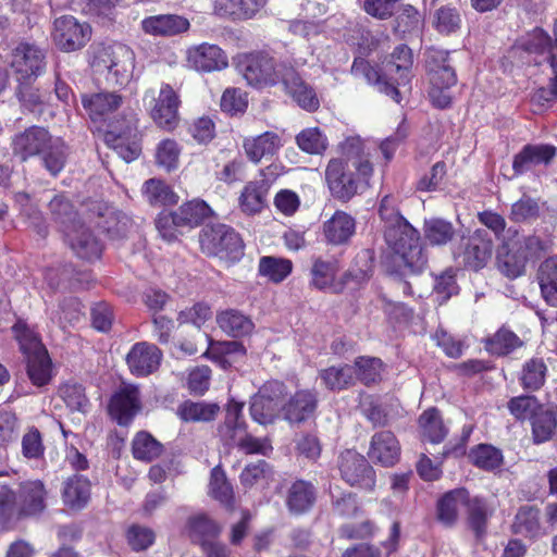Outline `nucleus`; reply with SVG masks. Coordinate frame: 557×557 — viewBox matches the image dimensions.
<instances>
[{"label":"nucleus","mask_w":557,"mask_h":557,"mask_svg":"<svg viewBox=\"0 0 557 557\" xmlns=\"http://www.w3.org/2000/svg\"><path fill=\"white\" fill-rule=\"evenodd\" d=\"M343 158L331 159L325 180L331 194L343 201L351 199L373 174L370 150L360 136H349L341 144Z\"/></svg>","instance_id":"obj_1"},{"label":"nucleus","mask_w":557,"mask_h":557,"mask_svg":"<svg viewBox=\"0 0 557 557\" xmlns=\"http://www.w3.org/2000/svg\"><path fill=\"white\" fill-rule=\"evenodd\" d=\"M379 212L384 222L385 242L394 252V262L404 267V274L421 273L428 258L419 232L399 213L391 196L381 200Z\"/></svg>","instance_id":"obj_2"},{"label":"nucleus","mask_w":557,"mask_h":557,"mask_svg":"<svg viewBox=\"0 0 557 557\" xmlns=\"http://www.w3.org/2000/svg\"><path fill=\"white\" fill-rule=\"evenodd\" d=\"M235 66L247 84L255 88L283 83L287 70L290 69L287 63L276 61L261 51L239 53L235 58Z\"/></svg>","instance_id":"obj_3"},{"label":"nucleus","mask_w":557,"mask_h":557,"mask_svg":"<svg viewBox=\"0 0 557 557\" xmlns=\"http://www.w3.org/2000/svg\"><path fill=\"white\" fill-rule=\"evenodd\" d=\"M90 65L97 73L107 71L106 79L117 86L127 84L134 70L133 51L120 44L91 48Z\"/></svg>","instance_id":"obj_4"},{"label":"nucleus","mask_w":557,"mask_h":557,"mask_svg":"<svg viewBox=\"0 0 557 557\" xmlns=\"http://www.w3.org/2000/svg\"><path fill=\"white\" fill-rule=\"evenodd\" d=\"M12 330L25 357L30 382L38 387L48 384L51 380V360L39 337L22 322Z\"/></svg>","instance_id":"obj_5"},{"label":"nucleus","mask_w":557,"mask_h":557,"mask_svg":"<svg viewBox=\"0 0 557 557\" xmlns=\"http://www.w3.org/2000/svg\"><path fill=\"white\" fill-rule=\"evenodd\" d=\"M200 246L205 253L226 262L238 261L244 255V244L239 234L225 224L207 225L200 235Z\"/></svg>","instance_id":"obj_6"},{"label":"nucleus","mask_w":557,"mask_h":557,"mask_svg":"<svg viewBox=\"0 0 557 557\" xmlns=\"http://www.w3.org/2000/svg\"><path fill=\"white\" fill-rule=\"evenodd\" d=\"M143 100L159 127L173 131L178 125L181 99L170 84L162 83L158 92L154 89L147 90Z\"/></svg>","instance_id":"obj_7"},{"label":"nucleus","mask_w":557,"mask_h":557,"mask_svg":"<svg viewBox=\"0 0 557 557\" xmlns=\"http://www.w3.org/2000/svg\"><path fill=\"white\" fill-rule=\"evenodd\" d=\"M14 495L7 490L0 493V515L10 516L12 512L11 503ZM46 490L41 481H27L20 485L15 497L22 515H36L45 508Z\"/></svg>","instance_id":"obj_8"},{"label":"nucleus","mask_w":557,"mask_h":557,"mask_svg":"<svg viewBox=\"0 0 557 557\" xmlns=\"http://www.w3.org/2000/svg\"><path fill=\"white\" fill-rule=\"evenodd\" d=\"M45 53L29 44H20L7 57L11 69L20 83H29L45 72Z\"/></svg>","instance_id":"obj_9"},{"label":"nucleus","mask_w":557,"mask_h":557,"mask_svg":"<svg viewBox=\"0 0 557 557\" xmlns=\"http://www.w3.org/2000/svg\"><path fill=\"white\" fill-rule=\"evenodd\" d=\"M338 468L342 478L351 486L372 490L375 485V473L368 460L359 453L347 449L339 456Z\"/></svg>","instance_id":"obj_10"},{"label":"nucleus","mask_w":557,"mask_h":557,"mask_svg":"<svg viewBox=\"0 0 557 557\" xmlns=\"http://www.w3.org/2000/svg\"><path fill=\"white\" fill-rule=\"evenodd\" d=\"M278 168L277 164H271L261 171V175L264 180L250 181L245 184L238 197V206L244 214L256 215L267 206L269 193L267 178L271 175H276Z\"/></svg>","instance_id":"obj_11"},{"label":"nucleus","mask_w":557,"mask_h":557,"mask_svg":"<svg viewBox=\"0 0 557 557\" xmlns=\"http://www.w3.org/2000/svg\"><path fill=\"white\" fill-rule=\"evenodd\" d=\"M493 242L484 230H476L463 239L462 251L458 257L465 267L478 271L484 268L492 256Z\"/></svg>","instance_id":"obj_12"},{"label":"nucleus","mask_w":557,"mask_h":557,"mask_svg":"<svg viewBox=\"0 0 557 557\" xmlns=\"http://www.w3.org/2000/svg\"><path fill=\"white\" fill-rule=\"evenodd\" d=\"M64 236L78 258L96 260L101 256L100 242L82 221L66 225Z\"/></svg>","instance_id":"obj_13"},{"label":"nucleus","mask_w":557,"mask_h":557,"mask_svg":"<svg viewBox=\"0 0 557 557\" xmlns=\"http://www.w3.org/2000/svg\"><path fill=\"white\" fill-rule=\"evenodd\" d=\"M141 408L138 387L126 384L111 397L109 412L120 425L128 424Z\"/></svg>","instance_id":"obj_14"},{"label":"nucleus","mask_w":557,"mask_h":557,"mask_svg":"<svg viewBox=\"0 0 557 557\" xmlns=\"http://www.w3.org/2000/svg\"><path fill=\"white\" fill-rule=\"evenodd\" d=\"M161 357V350L156 345L140 342L131 348L126 362L133 374L146 376L158 369Z\"/></svg>","instance_id":"obj_15"},{"label":"nucleus","mask_w":557,"mask_h":557,"mask_svg":"<svg viewBox=\"0 0 557 557\" xmlns=\"http://www.w3.org/2000/svg\"><path fill=\"white\" fill-rule=\"evenodd\" d=\"M369 458L383 467H393L400 457V444L391 431H380L372 435L368 451Z\"/></svg>","instance_id":"obj_16"},{"label":"nucleus","mask_w":557,"mask_h":557,"mask_svg":"<svg viewBox=\"0 0 557 557\" xmlns=\"http://www.w3.org/2000/svg\"><path fill=\"white\" fill-rule=\"evenodd\" d=\"M318 407L317 393L301 389L296 392L282 407L283 419L288 423H302L314 416Z\"/></svg>","instance_id":"obj_17"},{"label":"nucleus","mask_w":557,"mask_h":557,"mask_svg":"<svg viewBox=\"0 0 557 557\" xmlns=\"http://www.w3.org/2000/svg\"><path fill=\"white\" fill-rule=\"evenodd\" d=\"M283 146L282 136L271 131L246 137L243 141L247 158L255 164H258L262 159L274 157Z\"/></svg>","instance_id":"obj_18"},{"label":"nucleus","mask_w":557,"mask_h":557,"mask_svg":"<svg viewBox=\"0 0 557 557\" xmlns=\"http://www.w3.org/2000/svg\"><path fill=\"white\" fill-rule=\"evenodd\" d=\"M187 61L197 71H220L227 66V57L216 45L201 44L187 51Z\"/></svg>","instance_id":"obj_19"},{"label":"nucleus","mask_w":557,"mask_h":557,"mask_svg":"<svg viewBox=\"0 0 557 557\" xmlns=\"http://www.w3.org/2000/svg\"><path fill=\"white\" fill-rule=\"evenodd\" d=\"M53 139L46 128L33 126L15 137L13 151L25 161L29 157L40 156Z\"/></svg>","instance_id":"obj_20"},{"label":"nucleus","mask_w":557,"mask_h":557,"mask_svg":"<svg viewBox=\"0 0 557 557\" xmlns=\"http://www.w3.org/2000/svg\"><path fill=\"white\" fill-rule=\"evenodd\" d=\"M351 72L357 77H363L369 84L377 87L379 91L389 96L397 103L400 102V91L394 79L389 75H385L384 67L382 72L373 67L364 59H355Z\"/></svg>","instance_id":"obj_21"},{"label":"nucleus","mask_w":557,"mask_h":557,"mask_svg":"<svg viewBox=\"0 0 557 557\" xmlns=\"http://www.w3.org/2000/svg\"><path fill=\"white\" fill-rule=\"evenodd\" d=\"M556 153L557 149L550 145H527L515 156L512 169L519 175L534 166L547 165Z\"/></svg>","instance_id":"obj_22"},{"label":"nucleus","mask_w":557,"mask_h":557,"mask_svg":"<svg viewBox=\"0 0 557 557\" xmlns=\"http://www.w3.org/2000/svg\"><path fill=\"white\" fill-rule=\"evenodd\" d=\"M136 132L135 124L128 123L123 131L107 132L104 141L121 159L125 162H132L137 159L140 153V147L135 140Z\"/></svg>","instance_id":"obj_23"},{"label":"nucleus","mask_w":557,"mask_h":557,"mask_svg":"<svg viewBox=\"0 0 557 557\" xmlns=\"http://www.w3.org/2000/svg\"><path fill=\"white\" fill-rule=\"evenodd\" d=\"M412 52L411 49L405 45L395 48L388 60L384 64L385 75H389L399 87H409L411 82V67H412Z\"/></svg>","instance_id":"obj_24"},{"label":"nucleus","mask_w":557,"mask_h":557,"mask_svg":"<svg viewBox=\"0 0 557 557\" xmlns=\"http://www.w3.org/2000/svg\"><path fill=\"white\" fill-rule=\"evenodd\" d=\"M425 71L429 82L457 83V75L449 62V51L434 47L425 50Z\"/></svg>","instance_id":"obj_25"},{"label":"nucleus","mask_w":557,"mask_h":557,"mask_svg":"<svg viewBox=\"0 0 557 557\" xmlns=\"http://www.w3.org/2000/svg\"><path fill=\"white\" fill-rule=\"evenodd\" d=\"M323 233L330 244H346L356 233V220L349 213L337 210L324 222Z\"/></svg>","instance_id":"obj_26"},{"label":"nucleus","mask_w":557,"mask_h":557,"mask_svg":"<svg viewBox=\"0 0 557 557\" xmlns=\"http://www.w3.org/2000/svg\"><path fill=\"white\" fill-rule=\"evenodd\" d=\"M143 29L150 35H180L189 30V21L177 14H161L146 17Z\"/></svg>","instance_id":"obj_27"},{"label":"nucleus","mask_w":557,"mask_h":557,"mask_svg":"<svg viewBox=\"0 0 557 557\" xmlns=\"http://www.w3.org/2000/svg\"><path fill=\"white\" fill-rule=\"evenodd\" d=\"M282 84L302 109L314 111L319 108L314 90L301 79L293 66L287 70Z\"/></svg>","instance_id":"obj_28"},{"label":"nucleus","mask_w":557,"mask_h":557,"mask_svg":"<svg viewBox=\"0 0 557 557\" xmlns=\"http://www.w3.org/2000/svg\"><path fill=\"white\" fill-rule=\"evenodd\" d=\"M62 498L72 509H82L90 498V482L81 474H74L64 481Z\"/></svg>","instance_id":"obj_29"},{"label":"nucleus","mask_w":557,"mask_h":557,"mask_svg":"<svg viewBox=\"0 0 557 557\" xmlns=\"http://www.w3.org/2000/svg\"><path fill=\"white\" fill-rule=\"evenodd\" d=\"M280 401L267 393V388L260 391L251 398L250 416L253 421L261 425L271 424L275 421L280 411Z\"/></svg>","instance_id":"obj_30"},{"label":"nucleus","mask_w":557,"mask_h":557,"mask_svg":"<svg viewBox=\"0 0 557 557\" xmlns=\"http://www.w3.org/2000/svg\"><path fill=\"white\" fill-rule=\"evenodd\" d=\"M122 102V98L114 92H99L83 96L82 103L92 121H98L114 112Z\"/></svg>","instance_id":"obj_31"},{"label":"nucleus","mask_w":557,"mask_h":557,"mask_svg":"<svg viewBox=\"0 0 557 557\" xmlns=\"http://www.w3.org/2000/svg\"><path fill=\"white\" fill-rule=\"evenodd\" d=\"M315 502L314 486L304 480L292 484L286 497V505L292 513L300 515L309 510Z\"/></svg>","instance_id":"obj_32"},{"label":"nucleus","mask_w":557,"mask_h":557,"mask_svg":"<svg viewBox=\"0 0 557 557\" xmlns=\"http://www.w3.org/2000/svg\"><path fill=\"white\" fill-rule=\"evenodd\" d=\"M468 503V492L463 488L446 493L437 504V517L444 524H453L459 511Z\"/></svg>","instance_id":"obj_33"},{"label":"nucleus","mask_w":557,"mask_h":557,"mask_svg":"<svg viewBox=\"0 0 557 557\" xmlns=\"http://www.w3.org/2000/svg\"><path fill=\"white\" fill-rule=\"evenodd\" d=\"M216 322L223 332L233 337L248 335L253 329L250 318L236 309L220 312L216 315Z\"/></svg>","instance_id":"obj_34"},{"label":"nucleus","mask_w":557,"mask_h":557,"mask_svg":"<svg viewBox=\"0 0 557 557\" xmlns=\"http://www.w3.org/2000/svg\"><path fill=\"white\" fill-rule=\"evenodd\" d=\"M539 283L545 301L557 307V255L547 258L539 270Z\"/></svg>","instance_id":"obj_35"},{"label":"nucleus","mask_w":557,"mask_h":557,"mask_svg":"<svg viewBox=\"0 0 557 557\" xmlns=\"http://www.w3.org/2000/svg\"><path fill=\"white\" fill-rule=\"evenodd\" d=\"M222 525L206 515L190 517L187 521L189 537L200 546L202 541L218 539L222 532Z\"/></svg>","instance_id":"obj_36"},{"label":"nucleus","mask_w":557,"mask_h":557,"mask_svg":"<svg viewBox=\"0 0 557 557\" xmlns=\"http://www.w3.org/2000/svg\"><path fill=\"white\" fill-rule=\"evenodd\" d=\"M178 226L193 228L198 226L211 214V208L203 200H191L183 203L174 211Z\"/></svg>","instance_id":"obj_37"},{"label":"nucleus","mask_w":557,"mask_h":557,"mask_svg":"<svg viewBox=\"0 0 557 557\" xmlns=\"http://www.w3.org/2000/svg\"><path fill=\"white\" fill-rule=\"evenodd\" d=\"M521 251L515 246L513 243L504 247L497 256V268L506 276L516 278L521 276L525 271V257L520 253Z\"/></svg>","instance_id":"obj_38"},{"label":"nucleus","mask_w":557,"mask_h":557,"mask_svg":"<svg viewBox=\"0 0 557 557\" xmlns=\"http://www.w3.org/2000/svg\"><path fill=\"white\" fill-rule=\"evenodd\" d=\"M320 377L330 391H342L355 383L356 371L352 366H332L320 372Z\"/></svg>","instance_id":"obj_39"},{"label":"nucleus","mask_w":557,"mask_h":557,"mask_svg":"<svg viewBox=\"0 0 557 557\" xmlns=\"http://www.w3.org/2000/svg\"><path fill=\"white\" fill-rule=\"evenodd\" d=\"M219 409L215 404L186 400L178 406L177 414L185 422H208L215 418Z\"/></svg>","instance_id":"obj_40"},{"label":"nucleus","mask_w":557,"mask_h":557,"mask_svg":"<svg viewBox=\"0 0 557 557\" xmlns=\"http://www.w3.org/2000/svg\"><path fill=\"white\" fill-rule=\"evenodd\" d=\"M423 233L431 245L444 246L454 238L455 228L447 220L431 218L424 221Z\"/></svg>","instance_id":"obj_41"},{"label":"nucleus","mask_w":557,"mask_h":557,"mask_svg":"<svg viewBox=\"0 0 557 557\" xmlns=\"http://www.w3.org/2000/svg\"><path fill=\"white\" fill-rule=\"evenodd\" d=\"M531 424L534 442L536 444L544 443L550 440L557 426L556 412L553 409L542 406L531 420Z\"/></svg>","instance_id":"obj_42"},{"label":"nucleus","mask_w":557,"mask_h":557,"mask_svg":"<svg viewBox=\"0 0 557 557\" xmlns=\"http://www.w3.org/2000/svg\"><path fill=\"white\" fill-rule=\"evenodd\" d=\"M14 202L21 214L29 222V225L33 226L39 235L45 236L47 234V227L44 218L37 205L30 198V195L18 191L14 194Z\"/></svg>","instance_id":"obj_43"},{"label":"nucleus","mask_w":557,"mask_h":557,"mask_svg":"<svg viewBox=\"0 0 557 557\" xmlns=\"http://www.w3.org/2000/svg\"><path fill=\"white\" fill-rule=\"evenodd\" d=\"M419 424L423 437L433 444L441 443L447 434V429L435 408L425 410L419 418Z\"/></svg>","instance_id":"obj_44"},{"label":"nucleus","mask_w":557,"mask_h":557,"mask_svg":"<svg viewBox=\"0 0 557 557\" xmlns=\"http://www.w3.org/2000/svg\"><path fill=\"white\" fill-rule=\"evenodd\" d=\"M298 148L309 154H322L329 146L326 135L319 127H308L296 135Z\"/></svg>","instance_id":"obj_45"},{"label":"nucleus","mask_w":557,"mask_h":557,"mask_svg":"<svg viewBox=\"0 0 557 557\" xmlns=\"http://www.w3.org/2000/svg\"><path fill=\"white\" fill-rule=\"evenodd\" d=\"M143 195L152 206L172 205L177 201V196L163 181L150 178L143 186Z\"/></svg>","instance_id":"obj_46"},{"label":"nucleus","mask_w":557,"mask_h":557,"mask_svg":"<svg viewBox=\"0 0 557 557\" xmlns=\"http://www.w3.org/2000/svg\"><path fill=\"white\" fill-rule=\"evenodd\" d=\"M522 345L521 339L510 330L500 327L485 342V348L493 355L505 356Z\"/></svg>","instance_id":"obj_47"},{"label":"nucleus","mask_w":557,"mask_h":557,"mask_svg":"<svg viewBox=\"0 0 557 557\" xmlns=\"http://www.w3.org/2000/svg\"><path fill=\"white\" fill-rule=\"evenodd\" d=\"M292 269V261L284 258L267 256L259 261V274L274 283L284 281L290 274Z\"/></svg>","instance_id":"obj_48"},{"label":"nucleus","mask_w":557,"mask_h":557,"mask_svg":"<svg viewBox=\"0 0 557 557\" xmlns=\"http://www.w3.org/2000/svg\"><path fill=\"white\" fill-rule=\"evenodd\" d=\"M181 152L182 148L176 140L163 139L156 147V163L166 172L176 170L180 164Z\"/></svg>","instance_id":"obj_49"},{"label":"nucleus","mask_w":557,"mask_h":557,"mask_svg":"<svg viewBox=\"0 0 557 557\" xmlns=\"http://www.w3.org/2000/svg\"><path fill=\"white\" fill-rule=\"evenodd\" d=\"M45 150L46 151H42L40 154L44 166L50 174H59L63 170L67 157V149L64 141L57 137Z\"/></svg>","instance_id":"obj_50"},{"label":"nucleus","mask_w":557,"mask_h":557,"mask_svg":"<svg viewBox=\"0 0 557 557\" xmlns=\"http://www.w3.org/2000/svg\"><path fill=\"white\" fill-rule=\"evenodd\" d=\"M227 446H237L246 454H261L268 455L272 450V446L267 438H257L246 432V426L243 432H238L234 438L222 440Z\"/></svg>","instance_id":"obj_51"},{"label":"nucleus","mask_w":557,"mask_h":557,"mask_svg":"<svg viewBox=\"0 0 557 557\" xmlns=\"http://www.w3.org/2000/svg\"><path fill=\"white\" fill-rule=\"evenodd\" d=\"M267 0H216L219 9L227 15L248 18L265 4Z\"/></svg>","instance_id":"obj_52"},{"label":"nucleus","mask_w":557,"mask_h":557,"mask_svg":"<svg viewBox=\"0 0 557 557\" xmlns=\"http://www.w3.org/2000/svg\"><path fill=\"white\" fill-rule=\"evenodd\" d=\"M469 458L476 467L483 470H495L503 463V453L496 447L487 444H481L473 448Z\"/></svg>","instance_id":"obj_53"},{"label":"nucleus","mask_w":557,"mask_h":557,"mask_svg":"<svg viewBox=\"0 0 557 557\" xmlns=\"http://www.w3.org/2000/svg\"><path fill=\"white\" fill-rule=\"evenodd\" d=\"M547 367L543 359L532 358L522 368L520 381L525 389L536 391L545 382Z\"/></svg>","instance_id":"obj_54"},{"label":"nucleus","mask_w":557,"mask_h":557,"mask_svg":"<svg viewBox=\"0 0 557 557\" xmlns=\"http://www.w3.org/2000/svg\"><path fill=\"white\" fill-rule=\"evenodd\" d=\"M244 404L231 400L226 408L224 423L219 428L221 438H234L238 432H243L246 426L242 417Z\"/></svg>","instance_id":"obj_55"},{"label":"nucleus","mask_w":557,"mask_h":557,"mask_svg":"<svg viewBox=\"0 0 557 557\" xmlns=\"http://www.w3.org/2000/svg\"><path fill=\"white\" fill-rule=\"evenodd\" d=\"M512 528L517 534L536 536L540 533L539 510L530 506L521 507L516 515Z\"/></svg>","instance_id":"obj_56"},{"label":"nucleus","mask_w":557,"mask_h":557,"mask_svg":"<svg viewBox=\"0 0 557 557\" xmlns=\"http://www.w3.org/2000/svg\"><path fill=\"white\" fill-rule=\"evenodd\" d=\"M356 376L366 385L381 381L383 362L374 357H359L355 361Z\"/></svg>","instance_id":"obj_57"},{"label":"nucleus","mask_w":557,"mask_h":557,"mask_svg":"<svg viewBox=\"0 0 557 557\" xmlns=\"http://www.w3.org/2000/svg\"><path fill=\"white\" fill-rule=\"evenodd\" d=\"M162 445L147 432H139L133 441V455L136 459L150 461L160 456Z\"/></svg>","instance_id":"obj_58"},{"label":"nucleus","mask_w":557,"mask_h":557,"mask_svg":"<svg viewBox=\"0 0 557 557\" xmlns=\"http://www.w3.org/2000/svg\"><path fill=\"white\" fill-rule=\"evenodd\" d=\"M536 397L529 395H521L517 397H512L508 404L507 408L509 412L517 420H532L537 411L542 408Z\"/></svg>","instance_id":"obj_59"},{"label":"nucleus","mask_w":557,"mask_h":557,"mask_svg":"<svg viewBox=\"0 0 557 557\" xmlns=\"http://www.w3.org/2000/svg\"><path fill=\"white\" fill-rule=\"evenodd\" d=\"M61 395L66 406L72 411L87 412L89 408V400L85 395V389L81 384L66 383L61 389Z\"/></svg>","instance_id":"obj_60"},{"label":"nucleus","mask_w":557,"mask_h":557,"mask_svg":"<svg viewBox=\"0 0 557 557\" xmlns=\"http://www.w3.org/2000/svg\"><path fill=\"white\" fill-rule=\"evenodd\" d=\"M540 210L541 207L539 200L524 195L512 203L510 210V220L513 222L535 220L540 215Z\"/></svg>","instance_id":"obj_61"},{"label":"nucleus","mask_w":557,"mask_h":557,"mask_svg":"<svg viewBox=\"0 0 557 557\" xmlns=\"http://www.w3.org/2000/svg\"><path fill=\"white\" fill-rule=\"evenodd\" d=\"M49 209L54 220L61 224L63 233H65L66 225H73L81 221L73 211V206L63 196H55L50 201Z\"/></svg>","instance_id":"obj_62"},{"label":"nucleus","mask_w":557,"mask_h":557,"mask_svg":"<svg viewBox=\"0 0 557 557\" xmlns=\"http://www.w3.org/2000/svg\"><path fill=\"white\" fill-rule=\"evenodd\" d=\"M210 494L224 505H230L233 499L232 486L220 467H214L211 471Z\"/></svg>","instance_id":"obj_63"},{"label":"nucleus","mask_w":557,"mask_h":557,"mask_svg":"<svg viewBox=\"0 0 557 557\" xmlns=\"http://www.w3.org/2000/svg\"><path fill=\"white\" fill-rule=\"evenodd\" d=\"M512 243L518 248V250L521 251L520 253L525 257L527 262L541 258L549 249L548 242L543 240L535 235L523 236Z\"/></svg>","instance_id":"obj_64"}]
</instances>
